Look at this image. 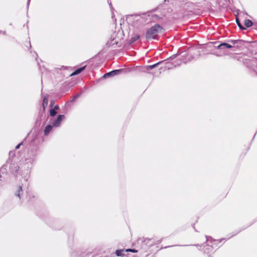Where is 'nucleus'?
<instances>
[{
	"mask_svg": "<svg viewBox=\"0 0 257 257\" xmlns=\"http://www.w3.org/2000/svg\"><path fill=\"white\" fill-rule=\"evenodd\" d=\"M163 30V28L160 25L156 24L148 29L146 32V38L149 40L151 39L158 40V33L161 32Z\"/></svg>",
	"mask_w": 257,
	"mask_h": 257,
	"instance_id": "1",
	"label": "nucleus"
},
{
	"mask_svg": "<svg viewBox=\"0 0 257 257\" xmlns=\"http://www.w3.org/2000/svg\"><path fill=\"white\" fill-rule=\"evenodd\" d=\"M242 63L257 75V59L256 58L244 59L242 60Z\"/></svg>",
	"mask_w": 257,
	"mask_h": 257,
	"instance_id": "2",
	"label": "nucleus"
},
{
	"mask_svg": "<svg viewBox=\"0 0 257 257\" xmlns=\"http://www.w3.org/2000/svg\"><path fill=\"white\" fill-rule=\"evenodd\" d=\"M228 43H230L233 45V46H234V48H242L244 46V44L246 43V41H245L242 40H227Z\"/></svg>",
	"mask_w": 257,
	"mask_h": 257,
	"instance_id": "3",
	"label": "nucleus"
},
{
	"mask_svg": "<svg viewBox=\"0 0 257 257\" xmlns=\"http://www.w3.org/2000/svg\"><path fill=\"white\" fill-rule=\"evenodd\" d=\"M124 71L125 70L123 69L114 70L110 72H109L108 73L104 74L103 76V77L104 78H106L109 77H112L115 75H117L121 74V73L122 72H124Z\"/></svg>",
	"mask_w": 257,
	"mask_h": 257,
	"instance_id": "4",
	"label": "nucleus"
},
{
	"mask_svg": "<svg viewBox=\"0 0 257 257\" xmlns=\"http://www.w3.org/2000/svg\"><path fill=\"white\" fill-rule=\"evenodd\" d=\"M152 240V238H139L138 239V242H139L140 241H141L143 245L142 247H144V246H151L153 245V243H149V242L151 241Z\"/></svg>",
	"mask_w": 257,
	"mask_h": 257,
	"instance_id": "5",
	"label": "nucleus"
},
{
	"mask_svg": "<svg viewBox=\"0 0 257 257\" xmlns=\"http://www.w3.org/2000/svg\"><path fill=\"white\" fill-rule=\"evenodd\" d=\"M65 118V115L63 114L59 115L57 119L53 122L52 126L58 127L60 125L61 121Z\"/></svg>",
	"mask_w": 257,
	"mask_h": 257,
	"instance_id": "6",
	"label": "nucleus"
},
{
	"mask_svg": "<svg viewBox=\"0 0 257 257\" xmlns=\"http://www.w3.org/2000/svg\"><path fill=\"white\" fill-rule=\"evenodd\" d=\"M234 48V46H233V45H230V44L226 43H222L219 44L217 46V48L218 49H220V50L224 49L225 48L230 49V48Z\"/></svg>",
	"mask_w": 257,
	"mask_h": 257,
	"instance_id": "7",
	"label": "nucleus"
},
{
	"mask_svg": "<svg viewBox=\"0 0 257 257\" xmlns=\"http://www.w3.org/2000/svg\"><path fill=\"white\" fill-rule=\"evenodd\" d=\"M19 167L17 164H11L10 165V170L13 174H16L18 172Z\"/></svg>",
	"mask_w": 257,
	"mask_h": 257,
	"instance_id": "8",
	"label": "nucleus"
},
{
	"mask_svg": "<svg viewBox=\"0 0 257 257\" xmlns=\"http://www.w3.org/2000/svg\"><path fill=\"white\" fill-rule=\"evenodd\" d=\"M23 193L22 186L20 185L18 187V189L15 192V196L18 197L20 199H21V195Z\"/></svg>",
	"mask_w": 257,
	"mask_h": 257,
	"instance_id": "9",
	"label": "nucleus"
},
{
	"mask_svg": "<svg viewBox=\"0 0 257 257\" xmlns=\"http://www.w3.org/2000/svg\"><path fill=\"white\" fill-rule=\"evenodd\" d=\"M48 103V95H46L43 98L42 106H43V111L44 112L45 110V108L47 107Z\"/></svg>",
	"mask_w": 257,
	"mask_h": 257,
	"instance_id": "10",
	"label": "nucleus"
},
{
	"mask_svg": "<svg viewBox=\"0 0 257 257\" xmlns=\"http://www.w3.org/2000/svg\"><path fill=\"white\" fill-rule=\"evenodd\" d=\"M86 67V66L85 65L84 66L78 68L77 69L75 70L73 73H72L70 76H74L80 73L85 69Z\"/></svg>",
	"mask_w": 257,
	"mask_h": 257,
	"instance_id": "11",
	"label": "nucleus"
},
{
	"mask_svg": "<svg viewBox=\"0 0 257 257\" xmlns=\"http://www.w3.org/2000/svg\"><path fill=\"white\" fill-rule=\"evenodd\" d=\"M140 38V36L139 34H135L131 37L129 40V44H132L137 40H139Z\"/></svg>",
	"mask_w": 257,
	"mask_h": 257,
	"instance_id": "12",
	"label": "nucleus"
},
{
	"mask_svg": "<svg viewBox=\"0 0 257 257\" xmlns=\"http://www.w3.org/2000/svg\"><path fill=\"white\" fill-rule=\"evenodd\" d=\"M124 252H125V250H124L123 249H117L115 251V254L118 256H120L124 257V256L125 255L124 253Z\"/></svg>",
	"mask_w": 257,
	"mask_h": 257,
	"instance_id": "13",
	"label": "nucleus"
},
{
	"mask_svg": "<svg viewBox=\"0 0 257 257\" xmlns=\"http://www.w3.org/2000/svg\"><path fill=\"white\" fill-rule=\"evenodd\" d=\"M52 128V126L50 124L47 125L44 130V135L47 136Z\"/></svg>",
	"mask_w": 257,
	"mask_h": 257,
	"instance_id": "14",
	"label": "nucleus"
},
{
	"mask_svg": "<svg viewBox=\"0 0 257 257\" xmlns=\"http://www.w3.org/2000/svg\"><path fill=\"white\" fill-rule=\"evenodd\" d=\"M244 24L245 27L249 28L252 26L253 23L251 20L249 19H246L244 21Z\"/></svg>",
	"mask_w": 257,
	"mask_h": 257,
	"instance_id": "15",
	"label": "nucleus"
},
{
	"mask_svg": "<svg viewBox=\"0 0 257 257\" xmlns=\"http://www.w3.org/2000/svg\"><path fill=\"white\" fill-rule=\"evenodd\" d=\"M235 21H236L237 26H238V27L240 29H241V30H245V28L240 23V22L239 20V19L237 16H236V17H235Z\"/></svg>",
	"mask_w": 257,
	"mask_h": 257,
	"instance_id": "16",
	"label": "nucleus"
},
{
	"mask_svg": "<svg viewBox=\"0 0 257 257\" xmlns=\"http://www.w3.org/2000/svg\"><path fill=\"white\" fill-rule=\"evenodd\" d=\"M29 173H30V171L29 170L27 169L26 171H25V173L24 174V176L23 177L24 178V180L26 181H28V179L29 177Z\"/></svg>",
	"mask_w": 257,
	"mask_h": 257,
	"instance_id": "17",
	"label": "nucleus"
},
{
	"mask_svg": "<svg viewBox=\"0 0 257 257\" xmlns=\"http://www.w3.org/2000/svg\"><path fill=\"white\" fill-rule=\"evenodd\" d=\"M147 66H140L139 71L142 72H148Z\"/></svg>",
	"mask_w": 257,
	"mask_h": 257,
	"instance_id": "18",
	"label": "nucleus"
},
{
	"mask_svg": "<svg viewBox=\"0 0 257 257\" xmlns=\"http://www.w3.org/2000/svg\"><path fill=\"white\" fill-rule=\"evenodd\" d=\"M56 114H57L56 110H55L53 108H52V109H50V115L51 116H54L56 115Z\"/></svg>",
	"mask_w": 257,
	"mask_h": 257,
	"instance_id": "19",
	"label": "nucleus"
},
{
	"mask_svg": "<svg viewBox=\"0 0 257 257\" xmlns=\"http://www.w3.org/2000/svg\"><path fill=\"white\" fill-rule=\"evenodd\" d=\"M81 93H79L76 95L70 101V102H74L80 95Z\"/></svg>",
	"mask_w": 257,
	"mask_h": 257,
	"instance_id": "20",
	"label": "nucleus"
},
{
	"mask_svg": "<svg viewBox=\"0 0 257 257\" xmlns=\"http://www.w3.org/2000/svg\"><path fill=\"white\" fill-rule=\"evenodd\" d=\"M166 60H163V61H159V62L155 64H153V66H154V68H156V67L158 66L159 65H160L161 64L164 63L165 61H166Z\"/></svg>",
	"mask_w": 257,
	"mask_h": 257,
	"instance_id": "21",
	"label": "nucleus"
},
{
	"mask_svg": "<svg viewBox=\"0 0 257 257\" xmlns=\"http://www.w3.org/2000/svg\"><path fill=\"white\" fill-rule=\"evenodd\" d=\"M128 251H131V252H138V250L135 249H131V248H129V249H127L125 250V252H128Z\"/></svg>",
	"mask_w": 257,
	"mask_h": 257,
	"instance_id": "22",
	"label": "nucleus"
},
{
	"mask_svg": "<svg viewBox=\"0 0 257 257\" xmlns=\"http://www.w3.org/2000/svg\"><path fill=\"white\" fill-rule=\"evenodd\" d=\"M10 157H14L15 156V153L14 151H10L9 152Z\"/></svg>",
	"mask_w": 257,
	"mask_h": 257,
	"instance_id": "23",
	"label": "nucleus"
},
{
	"mask_svg": "<svg viewBox=\"0 0 257 257\" xmlns=\"http://www.w3.org/2000/svg\"><path fill=\"white\" fill-rule=\"evenodd\" d=\"M148 71H149L150 70L153 69L154 68V66L153 65H147V66Z\"/></svg>",
	"mask_w": 257,
	"mask_h": 257,
	"instance_id": "24",
	"label": "nucleus"
},
{
	"mask_svg": "<svg viewBox=\"0 0 257 257\" xmlns=\"http://www.w3.org/2000/svg\"><path fill=\"white\" fill-rule=\"evenodd\" d=\"M23 142H22L21 143H20L19 144H18L15 148V149L16 150L20 148V146L23 144Z\"/></svg>",
	"mask_w": 257,
	"mask_h": 257,
	"instance_id": "25",
	"label": "nucleus"
},
{
	"mask_svg": "<svg viewBox=\"0 0 257 257\" xmlns=\"http://www.w3.org/2000/svg\"><path fill=\"white\" fill-rule=\"evenodd\" d=\"M59 105H56L54 106V107L53 108L54 109H55V110H57L59 109Z\"/></svg>",
	"mask_w": 257,
	"mask_h": 257,
	"instance_id": "26",
	"label": "nucleus"
},
{
	"mask_svg": "<svg viewBox=\"0 0 257 257\" xmlns=\"http://www.w3.org/2000/svg\"><path fill=\"white\" fill-rule=\"evenodd\" d=\"M30 1H31V0H28V2H27V7L28 8L29 7V6L30 5Z\"/></svg>",
	"mask_w": 257,
	"mask_h": 257,
	"instance_id": "27",
	"label": "nucleus"
},
{
	"mask_svg": "<svg viewBox=\"0 0 257 257\" xmlns=\"http://www.w3.org/2000/svg\"><path fill=\"white\" fill-rule=\"evenodd\" d=\"M153 18H159V16L156 15H154L153 16Z\"/></svg>",
	"mask_w": 257,
	"mask_h": 257,
	"instance_id": "28",
	"label": "nucleus"
},
{
	"mask_svg": "<svg viewBox=\"0 0 257 257\" xmlns=\"http://www.w3.org/2000/svg\"><path fill=\"white\" fill-rule=\"evenodd\" d=\"M174 57H175V56L173 55V56L170 57L169 59H173Z\"/></svg>",
	"mask_w": 257,
	"mask_h": 257,
	"instance_id": "29",
	"label": "nucleus"
},
{
	"mask_svg": "<svg viewBox=\"0 0 257 257\" xmlns=\"http://www.w3.org/2000/svg\"><path fill=\"white\" fill-rule=\"evenodd\" d=\"M53 104V102L52 101H51V104H50V106L51 107L52 106V105Z\"/></svg>",
	"mask_w": 257,
	"mask_h": 257,
	"instance_id": "30",
	"label": "nucleus"
},
{
	"mask_svg": "<svg viewBox=\"0 0 257 257\" xmlns=\"http://www.w3.org/2000/svg\"><path fill=\"white\" fill-rule=\"evenodd\" d=\"M162 241V239H160L159 241H158L159 243H160L161 242V241Z\"/></svg>",
	"mask_w": 257,
	"mask_h": 257,
	"instance_id": "31",
	"label": "nucleus"
},
{
	"mask_svg": "<svg viewBox=\"0 0 257 257\" xmlns=\"http://www.w3.org/2000/svg\"><path fill=\"white\" fill-rule=\"evenodd\" d=\"M208 237H209L208 236H206V238H207V241L208 240ZM209 237L211 238V237Z\"/></svg>",
	"mask_w": 257,
	"mask_h": 257,
	"instance_id": "32",
	"label": "nucleus"
},
{
	"mask_svg": "<svg viewBox=\"0 0 257 257\" xmlns=\"http://www.w3.org/2000/svg\"><path fill=\"white\" fill-rule=\"evenodd\" d=\"M109 5V6H110V7H112V5H111V3H110Z\"/></svg>",
	"mask_w": 257,
	"mask_h": 257,
	"instance_id": "33",
	"label": "nucleus"
},
{
	"mask_svg": "<svg viewBox=\"0 0 257 257\" xmlns=\"http://www.w3.org/2000/svg\"><path fill=\"white\" fill-rule=\"evenodd\" d=\"M156 9H154L152 11H153V12H155V11H156Z\"/></svg>",
	"mask_w": 257,
	"mask_h": 257,
	"instance_id": "34",
	"label": "nucleus"
},
{
	"mask_svg": "<svg viewBox=\"0 0 257 257\" xmlns=\"http://www.w3.org/2000/svg\"><path fill=\"white\" fill-rule=\"evenodd\" d=\"M35 53H36L37 57H38V54L36 52H35Z\"/></svg>",
	"mask_w": 257,
	"mask_h": 257,
	"instance_id": "35",
	"label": "nucleus"
},
{
	"mask_svg": "<svg viewBox=\"0 0 257 257\" xmlns=\"http://www.w3.org/2000/svg\"><path fill=\"white\" fill-rule=\"evenodd\" d=\"M170 246H165V248H167L168 247H170Z\"/></svg>",
	"mask_w": 257,
	"mask_h": 257,
	"instance_id": "36",
	"label": "nucleus"
}]
</instances>
